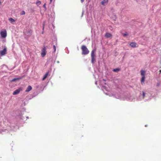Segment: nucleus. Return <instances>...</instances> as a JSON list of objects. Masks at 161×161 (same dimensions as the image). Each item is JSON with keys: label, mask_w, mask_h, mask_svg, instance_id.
<instances>
[{"label": "nucleus", "mask_w": 161, "mask_h": 161, "mask_svg": "<svg viewBox=\"0 0 161 161\" xmlns=\"http://www.w3.org/2000/svg\"><path fill=\"white\" fill-rule=\"evenodd\" d=\"M81 49L82 51V54L86 55L89 53V51L85 45L82 46Z\"/></svg>", "instance_id": "nucleus-1"}, {"label": "nucleus", "mask_w": 161, "mask_h": 161, "mask_svg": "<svg viewBox=\"0 0 161 161\" xmlns=\"http://www.w3.org/2000/svg\"><path fill=\"white\" fill-rule=\"evenodd\" d=\"M95 50L93 49L92 50L91 54V62L92 64L94 63L96 60L95 55Z\"/></svg>", "instance_id": "nucleus-2"}, {"label": "nucleus", "mask_w": 161, "mask_h": 161, "mask_svg": "<svg viewBox=\"0 0 161 161\" xmlns=\"http://www.w3.org/2000/svg\"><path fill=\"white\" fill-rule=\"evenodd\" d=\"M102 88L106 94L108 95L109 96H111L112 95V94H110L109 93L108 88L106 86H103Z\"/></svg>", "instance_id": "nucleus-3"}, {"label": "nucleus", "mask_w": 161, "mask_h": 161, "mask_svg": "<svg viewBox=\"0 0 161 161\" xmlns=\"http://www.w3.org/2000/svg\"><path fill=\"white\" fill-rule=\"evenodd\" d=\"M0 34L2 38H5L7 36V32L6 30H4L3 31H1Z\"/></svg>", "instance_id": "nucleus-4"}, {"label": "nucleus", "mask_w": 161, "mask_h": 161, "mask_svg": "<svg viewBox=\"0 0 161 161\" xmlns=\"http://www.w3.org/2000/svg\"><path fill=\"white\" fill-rule=\"evenodd\" d=\"M146 97V93L144 92H142V94L140 93V95L139 96V98H138V100H141L142 99Z\"/></svg>", "instance_id": "nucleus-5"}, {"label": "nucleus", "mask_w": 161, "mask_h": 161, "mask_svg": "<svg viewBox=\"0 0 161 161\" xmlns=\"http://www.w3.org/2000/svg\"><path fill=\"white\" fill-rule=\"evenodd\" d=\"M46 48L45 46L43 47V48L41 52V56L43 57H44L46 54Z\"/></svg>", "instance_id": "nucleus-6"}, {"label": "nucleus", "mask_w": 161, "mask_h": 161, "mask_svg": "<svg viewBox=\"0 0 161 161\" xmlns=\"http://www.w3.org/2000/svg\"><path fill=\"white\" fill-rule=\"evenodd\" d=\"M6 48H5L3 49L0 52V55L1 56H3L5 55L6 53Z\"/></svg>", "instance_id": "nucleus-7"}, {"label": "nucleus", "mask_w": 161, "mask_h": 161, "mask_svg": "<svg viewBox=\"0 0 161 161\" xmlns=\"http://www.w3.org/2000/svg\"><path fill=\"white\" fill-rule=\"evenodd\" d=\"M108 0H103L101 2V4L103 6H105L108 3Z\"/></svg>", "instance_id": "nucleus-8"}, {"label": "nucleus", "mask_w": 161, "mask_h": 161, "mask_svg": "<svg viewBox=\"0 0 161 161\" xmlns=\"http://www.w3.org/2000/svg\"><path fill=\"white\" fill-rule=\"evenodd\" d=\"M20 90L21 89L20 88H19L15 90L13 92V95H15L19 94L20 92Z\"/></svg>", "instance_id": "nucleus-9"}, {"label": "nucleus", "mask_w": 161, "mask_h": 161, "mask_svg": "<svg viewBox=\"0 0 161 161\" xmlns=\"http://www.w3.org/2000/svg\"><path fill=\"white\" fill-rule=\"evenodd\" d=\"M130 46H131V47L133 48L137 47V44H136V43L134 42H133L130 43Z\"/></svg>", "instance_id": "nucleus-10"}, {"label": "nucleus", "mask_w": 161, "mask_h": 161, "mask_svg": "<svg viewBox=\"0 0 161 161\" xmlns=\"http://www.w3.org/2000/svg\"><path fill=\"white\" fill-rule=\"evenodd\" d=\"M146 72L143 70H141V75L142 76H145Z\"/></svg>", "instance_id": "nucleus-11"}, {"label": "nucleus", "mask_w": 161, "mask_h": 161, "mask_svg": "<svg viewBox=\"0 0 161 161\" xmlns=\"http://www.w3.org/2000/svg\"><path fill=\"white\" fill-rule=\"evenodd\" d=\"M112 36V35L109 33H107L105 35V36L107 38H109Z\"/></svg>", "instance_id": "nucleus-12"}, {"label": "nucleus", "mask_w": 161, "mask_h": 161, "mask_svg": "<svg viewBox=\"0 0 161 161\" xmlns=\"http://www.w3.org/2000/svg\"><path fill=\"white\" fill-rule=\"evenodd\" d=\"M32 89V87L30 86H29L28 87H27L26 90V92H28L30 91Z\"/></svg>", "instance_id": "nucleus-13"}, {"label": "nucleus", "mask_w": 161, "mask_h": 161, "mask_svg": "<svg viewBox=\"0 0 161 161\" xmlns=\"http://www.w3.org/2000/svg\"><path fill=\"white\" fill-rule=\"evenodd\" d=\"M8 20L12 24H13L15 21V20L12 18H8Z\"/></svg>", "instance_id": "nucleus-14"}, {"label": "nucleus", "mask_w": 161, "mask_h": 161, "mask_svg": "<svg viewBox=\"0 0 161 161\" xmlns=\"http://www.w3.org/2000/svg\"><path fill=\"white\" fill-rule=\"evenodd\" d=\"M145 76H142L141 80V82L142 84L143 83H144L145 80Z\"/></svg>", "instance_id": "nucleus-15"}, {"label": "nucleus", "mask_w": 161, "mask_h": 161, "mask_svg": "<svg viewBox=\"0 0 161 161\" xmlns=\"http://www.w3.org/2000/svg\"><path fill=\"white\" fill-rule=\"evenodd\" d=\"M49 74V72H47L46 73V74L44 75L43 78L42 79L43 80H44L47 76Z\"/></svg>", "instance_id": "nucleus-16"}, {"label": "nucleus", "mask_w": 161, "mask_h": 161, "mask_svg": "<svg viewBox=\"0 0 161 161\" xmlns=\"http://www.w3.org/2000/svg\"><path fill=\"white\" fill-rule=\"evenodd\" d=\"M120 70V69L119 68H117L115 69H113V71L114 72H117L119 71Z\"/></svg>", "instance_id": "nucleus-17"}, {"label": "nucleus", "mask_w": 161, "mask_h": 161, "mask_svg": "<svg viewBox=\"0 0 161 161\" xmlns=\"http://www.w3.org/2000/svg\"><path fill=\"white\" fill-rule=\"evenodd\" d=\"M41 4V1H37V2L36 3V4L37 6H38L40 5Z\"/></svg>", "instance_id": "nucleus-18"}, {"label": "nucleus", "mask_w": 161, "mask_h": 161, "mask_svg": "<svg viewBox=\"0 0 161 161\" xmlns=\"http://www.w3.org/2000/svg\"><path fill=\"white\" fill-rule=\"evenodd\" d=\"M20 79V78H14L13 79H12L11 80L12 81H15L18 80H19V79Z\"/></svg>", "instance_id": "nucleus-19"}, {"label": "nucleus", "mask_w": 161, "mask_h": 161, "mask_svg": "<svg viewBox=\"0 0 161 161\" xmlns=\"http://www.w3.org/2000/svg\"><path fill=\"white\" fill-rule=\"evenodd\" d=\"M31 32H32V31L31 30H29L28 31L29 34H28L27 35L29 36L30 34H31Z\"/></svg>", "instance_id": "nucleus-20"}, {"label": "nucleus", "mask_w": 161, "mask_h": 161, "mask_svg": "<svg viewBox=\"0 0 161 161\" xmlns=\"http://www.w3.org/2000/svg\"><path fill=\"white\" fill-rule=\"evenodd\" d=\"M124 36L125 37L128 35V34L127 33H125L123 34Z\"/></svg>", "instance_id": "nucleus-21"}, {"label": "nucleus", "mask_w": 161, "mask_h": 161, "mask_svg": "<svg viewBox=\"0 0 161 161\" xmlns=\"http://www.w3.org/2000/svg\"><path fill=\"white\" fill-rule=\"evenodd\" d=\"M53 49L54 50V51L55 52V51L56 50V47L55 45L53 46Z\"/></svg>", "instance_id": "nucleus-22"}, {"label": "nucleus", "mask_w": 161, "mask_h": 161, "mask_svg": "<svg viewBox=\"0 0 161 161\" xmlns=\"http://www.w3.org/2000/svg\"><path fill=\"white\" fill-rule=\"evenodd\" d=\"M25 14V12L24 11H23L22 12V13L21 14L22 15H24Z\"/></svg>", "instance_id": "nucleus-23"}, {"label": "nucleus", "mask_w": 161, "mask_h": 161, "mask_svg": "<svg viewBox=\"0 0 161 161\" xmlns=\"http://www.w3.org/2000/svg\"><path fill=\"white\" fill-rule=\"evenodd\" d=\"M43 6L45 8V9H46V4H44Z\"/></svg>", "instance_id": "nucleus-24"}, {"label": "nucleus", "mask_w": 161, "mask_h": 161, "mask_svg": "<svg viewBox=\"0 0 161 161\" xmlns=\"http://www.w3.org/2000/svg\"><path fill=\"white\" fill-rule=\"evenodd\" d=\"M45 23V22H44L43 23V26H44V25ZM44 29V26H43V30Z\"/></svg>", "instance_id": "nucleus-25"}, {"label": "nucleus", "mask_w": 161, "mask_h": 161, "mask_svg": "<svg viewBox=\"0 0 161 161\" xmlns=\"http://www.w3.org/2000/svg\"><path fill=\"white\" fill-rule=\"evenodd\" d=\"M84 0H80L81 2L83 3L84 1Z\"/></svg>", "instance_id": "nucleus-26"}, {"label": "nucleus", "mask_w": 161, "mask_h": 161, "mask_svg": "<svg viewBox=\"0 0 161 161\" xmlns=\"http://www.w3.org/2000/svg\"><path fill=\"white\" fill-rule=\"evenodd\" d=\"M159 72L160 73H161V69L159 71Z\"/></svg>", "instance_id": "nucleus-27"}, {"label": "nucleus", "mask_w": 161, "mask_h": 161, "mask_svg": "<svg viewBox=\"0 0 161 161\" xmlns=\"http://www.w3.org/2000/svg\"><path fill=\"white\" fill-rule=\"evenodd\" d=\"M97 82H95V84H97Z\"/></svg>", "instance_id": "nucleus-28"}, {"label": "nucleus", "mask_w": 161, "mask_h": 161, "mask_svg": "<svg viewBox=\"0 0 161 161\" xmlns=\"http://www.w3.org/2000/svg\"><path fill=\"white\" fill-rule=\"evenodd\" d=\"M50 0V2H51L52 1V0Z\"/></svg>", "instance_id": "nucleus-29"}, {"label": "nucleus", "mask_w": 161, "mask_h": 161, "mask_svg": "<svg viewBox=\"0 0 161 161\" xmlns=\"http://www.w3.org/2000/svg\"><path fill=\"white\" fill-rule=\"evenodd\" d=\"M147 125H145V127H147Z\"/></svg>", "instance_id": "nucleus-30"}, {"label": "nucleus", "mask_w": 161, "mask_h": 161, "mask_svg": "<svg viewBox=\"0 0 161 161\" xmlns=\"http://www.w3.org/2000/svg\"><path fill=\"white\" fill-rule=\"evenodd\" d=\"M117 98H119V97Z\"/></svg>", "instance_id": "nucleus-31"}]
</instances>
